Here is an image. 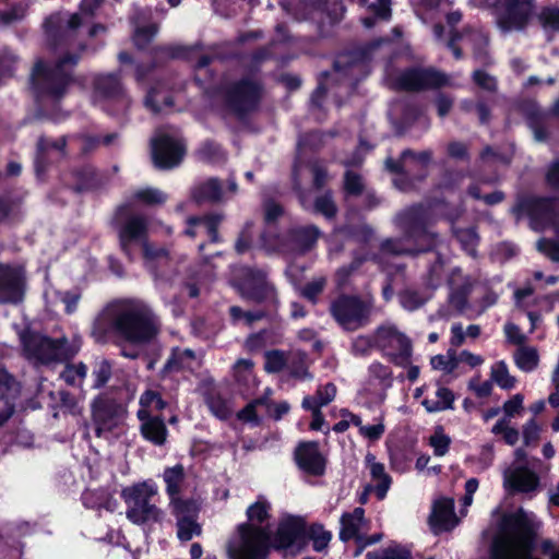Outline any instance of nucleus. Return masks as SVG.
<instances>
[{"mask_svg": "<svg viewBox=\"0 0 559 559\" xmlns=\"http://www.w3.org/2000/svg\"><path fill=\"white\" fill-rule=\"evenodd\" d=\"M159 331L158 317L138 300L109 304L93 324V336L97 342H105L109 334H116L131 344L144 345L155 340Z\"/></svg>", "mask_w": 559, "mask_h": 559, "instance_id": "1", "label": "nucleus"}, {"mask_svg": "<svg viewBox=\"0 0 559 559\" xmlns=\"http://www.w3.org/2000/svg\"><path fill=\"white\" fill-rule=\"evenodd\" d=\"M147 222L141 215H131L126 219L119 230V240L122 250L129 255V246L142 241L145 265L154 277L155 285L164 290L173 286L180 274L178 264L169 257L164 247L145 241Z\"/></svg>", "mask_w": 559, "mask_h": 559, "instance_id": "2", "label": "nucleus"}, {"mask_svg": "<svg viewBox=\"0 0 559 559\" xmlns=\"http://www.w3.org/2000/svg\"><path fill=\"white\" fill-rule=\"evenodd\" d=\"M270 511L271 503L264 497L248 507V522L237 527V536L227 545L230 559H266L271 538L266 524Z\"/></svg>", "mask_w": 559, "mask_h": 559, "instance_id": "3", "label": "nucleus"}, {"mask_svg": "<svg viewBox=\"0 0 559 559\" xmlns=\"http://www.w3.org/2000/svg\"><path fill=\"white\" fill-rule=\"evenodd\" d=\"M431 216L423 205H415L396 216L397 226L404 231V239H386L381 245L384 253L395 255L413 254L432 247L435 235L429 230Z\"/></svg>", "mask_w": 559, "mask_h": 559, "instance_id": "4", "label": "nucleus"}, {"mask_svg": "<svg viewBox=\"0 0 559 559\" xmlns=\"http://www.w3.org/2000/svg\"><path fill=\"white\" fill-rule=\"evenodd\" d=\"M78 56L67 55L53 64L38 61L32 73V83L37 95L52 102L61 99L73 82V68Z\"/></svg>", "mask_w": 559, "mask_h": 559, "instance_id": "5", "label": "nucleus"}, {"mask_svg": "<svg viewBox=\"0 0 559 559\" xmlns=\"http://www.w3.org/2000/svg\"><path fill=\"white\" fill-rule=\"evenodd\" d=\"M24 356L33 364L47 365L72 358L78 347L66 337L51 338L41 333L26 330L20 333Z\"/></svg>", "mask_w": 559, "mask_h": 559, "instance_id": "6", "label": "nucleus"}, {"mask_svg": "<svg viewBox=\"0 0 559 559\" xmlns=\"http://www.w3.org/2000/svg\"><path fill=\"white\" fill-rule=\"evenodd\" d=\"M157 492V486L153 481H143L124 488L121 496L127 504V518L134 524L160 521L163 511L151 503Z\"/></svg>", "mask_w": 559, "mask_h": 559, "instance_id": "7", "label": "nucleus"}, {"mask_svg": "<svg viewBox=\"0 0 559 559\" xmlns=\"http://www.w3.org/2000/svg\"><path fill=\"white\" fill-rule=\"evenodd\" d=\"M512 212L518 219L530 218L534 230L542 231L554 227L559 236V200L550 198L527 197L518 202Z\"/></svg>", "mask_w": 559, "mask_h": 559, "instance_id": "8", "label": "nucleus"}, {"mask_svg": "<svg viewBox=\"0 0 559 559\" xmlns=\"http://www.w3.org/2000/svg\"><path fill=\"white\" fill-rule=\"evenodd\" d=\"M372 304L357 295L342 294L332 300L330 313L345 331H357L370 321Z\"/></svg>", "mask_w": 559, "mask_h": 559, "instance_id": "9", "label": "nucleus"}, {"mask_svg": "<svg viewBox=\"0 0 559 559\" xmlns=\"http://www.w3.org/2000/svg\"><path fill=\"white\" fill-rule=\"evenodd\" d=\"M374 347L397 367H407L413 359V342L393 324H384L374 331Z\"/></svg>", "mask_w": 559, "mask_h": 559, "instance_id": "10", "label": "nucleus"}, {"mask_svg": "<svg viewBox=\"0 0 559 559\" xmlns=\"http://www.w3.org/2000/svg\"><path fill=\"white\" fill-rule=\"evenodd\" d=\"M102 0H83L80 11L71 15L62 13L53 14L47 19L45 26L48 36L56 45H70L76 29L94 14Z\"/></svg>", "mask_w": 559, "mask_h": 559, "instance_id": "11", "label": "nucleus"}, {"mask_svg": "<svg viewBox=\"0 0 559 559\" xmlns=\"http://www.w3.org/2000/svg\"><path fill=\"white\" fill-rule=\"evenodd\" d=\"M364 69L365 63L362 61H349L345 56L340 57L334 63L333 72L325 74L324 80L320 81L312 94L311 102L319 106L323 96L336 86L344 88L345 92L352 91L355 83L359 81V75Z\"/></svg>", "mask_w": 559, "mask_h": 559, "instance_id": "12", "label": "nucleus"}, {"mask_svg": "<svg viewBox=\"0 0 559 559\" xmlns=\"http://www.w3.org/2000/svg\"><path fill=\"white\" fill-rule=\"evenodd\" d=\"M535 8V0H501L497 8L498 28L504 34L525 29Z\"/></svg>", "mask_w": 559, "mask_h": 559, "instance_id": "13", "label": "nucleus"}, {"mask_svg": "<svg viewBox=\"0 0 559 559\" xmlns=\"http://www.w3.org/2000/svg\"><path fill=\"white\" fill-rule=\"evenodd\" d=\"M239 294L243 299L257 304H265L275 308L277 306V294L266 274L260 270L246 269L243 278L239 283Z\"/></svg>", "mask_w": 559, "mask_h": 559, "instance_id": "14", "label": "nucleus"}, {"mask_svg": "<svg viewBox=\"0 0 559 559\" xmlns=\"http://www.w3.org/2000/svg\"><path fill=\"white\" fill-rule=\"evenodd\" d=\"M432 158V152L430 150L421 151L416 153L412 150H405L402 152L400 159L394 160L388 158L385 162L386 168L392 173H399L402 175L401 178L394 180V185L402 191L411 189V185L407 182L408 176L415 170L425 169Z\"/></svg>", "mask_w": 559, "mask_h": 559, "instance_id": "15", "label": "nucleus"}, {"mask_svg": "<svg viewBox=\"0 0 559 559\" xmlns=\"http://www.w3.org/2000/svg\"><path fill=\"white\" fill-rule=\"evenodd\" d=\"M176 521V534L179 540L189 542L202 535V525L199 522L200 507L195 500L175 502L169 508Z\"/></svg>", "mask_w": 559, "mask_h": 559, "instance_id": "16", "label": "nucleus"}, {"mask_svg": "<svg viewBox=\"0 0 559 559\" xmlns=\"http://www.w3.org/2000/svg\"><path fill=\"white\" fill-rule=\"evenodd\" d=\"M261 96L260 85L252 80H241L230 85L226 92L228 106L238 115L254 109Z\"/></svg>", "mask_w": 559, "mask_h": 559, "instance_id": "17", "label": "nucleus"}, {"mask_svg": "<svg viewBox=\"0 0 559 559\" xmlns=\"http://www.w3.org/2000/svg\"><path fill=\"white\" fill-rule=\"evenodd\" d=\"M152 157L158 168L169 169L180 164L185 146L179 141L165 133H157L152 139Z\"/></svg>", "mask_w": 559, "mask_h": 559, "instance_id": "18", "label": "nucleus"}, {"mask_svg": "<svg viewBox=\"0 0 559 559\" xmlns=\"http://www.w3.org/2000/svg\"><path fill=\"white\" fill-rule=\"evenodd\" d=\"M93 419L96 426V435L103 433L119 427L124 419V408L121 404L109 397H98L93 403Z\"/></svg>", "mask_w": 559, "mask_h": 559, "instance_id": "19", "label": "nucleus"}, {"mask_svg": "<svg viewBox=\"0 0 559 559\" xmlns=\"http://www.w3.org/2000/svg\"><path fill=\"white\" fill-rule=\"evenodd\" d=\"M449 84L448 76L435 69H411L397 79V85L405 91H420Z\"/></svg>", "mask_w": 559, "mask_h": 559, "instance_id": "20", "label": "nucleus"}, {"mask_svg": "<svg viewBox=\"0 0 559 559\" xmlns=\"http://www.w3.org/2000/svg\"><path fill=\"white\" fill-rule=\"evenodd\" d=\"M25 290V277L21 267L0 264V304L22 301Z\"/></svg>", "mask_w": 559, "mask_h": 559, "instance_id": "21", "label": "nucleus"}, {"mask_svg": "<svg viewBox=\"0 0 559 559\" xmlns=\"http://www.w3.org/2000/svg\"><path fill=\"white\" fill-rule=\"evenodd\" d=\"M21 389V383L12 374L0 368V429L15 413Z\"/></svg>", "mask_w": 559, "mask_h": 559, "instance_id": "22", "label": "nucleus"}, {"mask_svg": "<svg viewBox=\"0 0 559 559\" xmlns=\"http://www.w3.org/2000/svg\"><path fill=\"white\" fill-rule=\"evenodd\" d=\"M304 353L285 354L282 350H270L265 353V370L267 372H280L285 368L289 369L296 377L302 378L307 374L304 368Z\"/></svg>", "mask_w": 559, "mask_h": 559, "instance_id": "23", "label": "nucleus"}, {"mask_svg": "<svg viewBox=\"0 0 559 559\" xmlns=\"http://www.w3.org/2000/svg\"><path fill=\"white\" fill-rule=\"evenodd\" d=\"M340 525L338 536L342 542L355 539L357 543H362L365 533L369 530V521L365 518V510L360 507L343 513Z\"/></svg>", "mask_w": 559, "mask_h": 559, "instance_id": "24", "label": "nucleus"}, {"mask_svg": "<svg viewBox=\"0 0 559 559\" xmlns=\"http://www.w3.org/2000/svg\"><path fill=\"white\" fill-rule=\"evenodd\" d=\"M295 459L297 465L304 472L313 476L324 474L326 460L321 454L318 442L308 441L300 443L295 451Z\"/></svg>", "mask_w": 559, "mask_h": 559, "instance_id": "25", "label": "nucleus"}, {"mask_svg": "<svg viewBox=\"0 0 559 559\" xmlns=\"http://www.w3.org/2000/svg\"><path fill=\"white\" fill-rule=\"evenodd\" d=\"M457 522L452 499L442 498L433 503L429 524L435 534L451 531L456 526Z\"/></svg>", "mask_w": 559, "mask_h": 559, "instance_id": "26", "label": "nucleus"}, {"mask_svg": "<svg viewBox=\"0 0 559 559\" xmlns=\"http://www.w3.org/2000/svg\"><path fill=\"white\" fill-rule=\"evenodd\" d=\"M503 485L516 492H532L539 486L538 475L526 466H518L504 472Z\"/></svg>", "mask_w": 559, "mask_h": 559, "instance_id": "27", "label": "nucleus"}, {"mask_svg": "<svg viewBox=\"0 0 559 559\" xmlns=\"http://www.w3.org/2000/svg\"><path fill=\"white\" fill-rule=\"evenodd\" d=\"M163 480L166 485V493L169 497V508L174 507L175 502L193 501V499L181 497L186 488V473L181 464L165 468Z\"/></svg>", "mask_w": 559, "mask_h": 559, "instance_id": "28", "label": "nucleus"}, {"mask_svg": "<svg viewBox=\"0 0 559 559\" xmlns=\"http://www.w3.org/2000/svg\"><path fill=\"white\" fill-rule=\"evenodd\" d=\"M305 523L301 518L286 516L277 527L275 547L286 549L290 547L302 534Z\"/></svg>", "mask_w": 559, "mask_h": 559, "instance_id": "29", "label": "nucleus"}, {"mask_svg": "<svg viewBox=\"0 0 559 559\" xmlns=\"http://www.w3.org/2000/svg\"><path fill=\"white\" fill-rule=\"evenodd\" d=\"M142 421L140 430L143 438L155 445H163L167 440V428L164 420L157 416H148L145 411H139Z\"/></svg>", "mask_w": 559, "mask_h": 559, "instance_id": "30", "label": "nucleus"}, {"mask_svg": "<svg viewBox=\"0 0 559 559\" xmlns=\"http://www.w3.org/2000/svg\"><path fill=\"white\" fill-rule=\"evenodd\" d=\"M96 93L108 99H116L123 106L129 104V99L123 93L122 85L117 74H103L95 80Z\"/></svg>", "mask_w": 559, "mask_h": 559, "instance_id": "31", "label": "nucleus"}, {"mask_svg": "<svg viewBox=\"0 0 559 559\" xmlns=\"http://www.w3.org/2000/svg\"><path fill=\"white\" fill-rule=\"evenodd\" d=\"M222 219L223 217L221 215L190 217L188 219L189 227L186 229V234L190 237H194L200 233H204L212 242H217V227L221 224Z\"/></svg>", "mask_w": 559, "mask_h": 559, "instance_id": "32", "label": "nucleus"}, {"mask_svg": "<svg viewBox=\"0 0 559 559\" xmlns=\"http://www.w3.org/2000/svg\"><path fill=\"white\" fill-rule=\"evenodd\" d=\"M449 284L452 288L451 304L459 310H463L466 305V296L473 286L472 280L463 277L460 269H454L449 277Z\"/></svg>", "mask_w": 559, "mask_h": 559, "instance_id": "33", "label": "nucleus"}, {"mask_svg": "<svg viewBox=\"0 0 559 559\" xmlns=\"http://www.w3.org/2000/svg\"><path fill=\"white\" fill-rule=\"evenodd\" d=\"M366 462L369 465L372 480L376 483L373 488L376 496L379 500H382L391 486V477L385 473L384 465L376 462L372 454H367Z\"/></svg>", "mask_w": 559, "mask_h": 559, "instance_id": "34", "label": "nucleus"}, {"mask_svg": "<svg viewBox=\"0 0 559 559\" xmlns=\"http://www.w3.org/2000/svg\"><path fill=\"white\" fill-rule=\"evenodd\" d=\"M223 197L222 183L216 178L197 185L192 190V198L197 202H217Z\"/></svg>", "mask_w": 559, "mask_h": 559, "instance_id": "35", "label": "nucleus"}, {"mask_svg": "<svg viewBox=\"0 0 559 559\" xmlns=\"http://www.w3.org/2000/svg\"><path fill=\"white\" fill-rule=\"evenodd\" d=\"M320 231L316 226H300L290 230L289 236L294 242V249L305 251L310 249L319 238Z\"/></svg>", "mask_w": 559, "mask_h": 559, "instance_id": "36", "label": "nucleus"}, {"mask_svg": "<svg viewBox=\"0 0 559 559\" xmlns=\"http://www.w3.org/2000/svg\"><path fill=\"white\" fill-rule=\"evenodd\" d=\"M82 500L85 507L91 509H106L114 511L117 506V501L109 495L105 489L86 490Z\"/></svg>", "mask_w": 559, "mask_h": 559, "instance_id": "37", "label": "nucleus"}, {"mask_svg": "<svg viewBox=\"0 0 559 559\" xmlns=\"http://www.w3.org/2000/svg\"><path fill=\"white\" fill-rule=\"evenodd\" d=\"M454 395L452 391L440 386L436 391V399H425L421 404L429 413L441 412L453 407Z\"/></svg>", "mask_w": 559, "mask_h": 559, "instance_id": "38", "label": "nucleus"}, {"mask_svg": "<svg viewBox=\"0 0 559 559\" xmlns=\"http://www.w3.org/2000/svg\"><path fill=\"white\" fill-rule=\"evenodd\" d=\"M515 365L525 372L533 371L539 361L538 352L535 347L531 346H520L514 355Z\"/></svg>", "mask_w": 559, "mask_h": 559, "instance_id": "39", "label": "nucleus"}, {"mask_svg": "<svg viewBox=\"0 0 559 559\" xmlns=\"http://www.w3.org/2000/svg\"><path fill=\"white\" fill-rule=\"evenodd\" d=\"M537 20L547 34H559V5H547L540 9Z\"/></svg>", "mask_w": 559, "mask_h": 559, "instance_id": "40", "label": "nucleus"}, {"mask_svg": "<svg viewBox=\"0 0 559 559\" xmlns=\"http://www.w3.org/2000/svg\"><path fill=\"white\" fill-rule=\"evenodd\" d=\"M336 395V386L333 383H326L320 386L314 396H306L302 400V407H322L331 403Z\"/></svg>", "mask_w": 559, "mask_h": 559, "instance_id": "41", "label": "nucleus"}, {"mask_svg": "<svg viewBox=\"0 0 559 559\" xmlns=\"http://www.w3.org/2000/svg\"><path fill=\"white\" fill-rule=\"evenodd\" d=\"M490 379L503 390H510L515 385V378L510 374L506 361L500 360L491 366Z\"/></svg>", "mask_w": 559, "mask_h": 559, "instance_id": "42", "label": "nucleus"}, {"mask_svg": "<svg viewBox=\"0 0 559 559\" xmlns=\"http://www.w3.org/2000/svg\"><path fill=\"white\" fill-rule=\"evenodd\" d=\"M368 9L373 13V16H367L361 20L367 28L372 27L377 19L386 21L391 17V0H376Z\"/></svg>", "mask_w": 559, "mask_h": 559, "instance_id": "43", "label": "nucleus"}, {"mask_svg": "<svg viewBox=\"0 0 559 559\" xmlns=\"http://www.w3.org/2000/svg\"><path fill=\"white\" fill-rule=\"evenodd\" d=\"M369 380L378 381V383L383 388L388 389L392 385L393 374L392 370L389 366L383 365L382 362L374 361L369 368Z\"/></svg>", "mask_w": 559, "mask_h": 559, "instance_id": "44", "label": "nucleus"}, {"mask_svg": "<svg viewBox=\"0 0 559 559\" xmlns=\"http://www.w3.org/2000/svg\"><path fill=\"white\" fill-rule=\"evenodd\" d=\"M308 536L312 540L313 549L318 552L325 550L332 539V534L321 524H312L308 530Z\"/></svg>", "mask_w": 559, "mask_h": 559, "instance_id": "45", "label": "nucleus"}, {"mask_svg": "<svg viewBox=\"0 0 559 559\" xmlns=\"http://www.w3.org/2000/svg\"><path fill=\"white\" fill-rule=\"evenodd\" d=\"M229 316L234 324L243 323L248 326L254 322L262 320L265 317L263 310L245 311L238 306H231L229 308Z\"/></svg>", "mask_w": 559, "mask_h": 559, "instance_id": "46", "label": "nucleus"}, {"mask_svg": "<svg viewBox=\"0 0 559 559\" xmlns=\"http://www.w3.org/2000/svg\"><path fill=\"white\" fill-rule=\"evenodd\" d=\"M144 105L154 114H157L162 111L163 106L170 107L173 105V99L162 90L154 87L147 93Z\"/></svg>", "mask_w": 559, "mask_h": 559, "instance_id": "47", "label": "nucleus"}, {"mask_svg": "<svg viewBox=\"0 0 559 559\" xmlns=\"http://www.w3.org/2000/svg\"><path fill=\"white\" fill-rule=\"evenodd\" d=\"M206 404L211 413L219 419L228 418L233 409L228 401L224 400L218 393L211 392L206 397Z\"/></svg>", "mask_w": 559, "mask_h": 559, "instance_id": "48", "label": "nucleus"}, {"mask_svg": "<svg viewBox=\"0 0 559 559\" xmlns=\"http://www.w3.org/2000/svg\"><path fill=\"white\" fill-rule=\"evenodd\" d=\"M545 118L546 114L539 111L535 105H532L531 111L528 114V123L533 130L535 139L539 142L547 138V133L544 129Z\"/></svg>", "mask_w": 559, "mask_h": 559, "instance_id": "49", "label": "nucleus"}, {"mask_svg": "<svg viewBox=\"0 0 559 559\" xmlns=\"http://www.w3.org/2000/svg\"><path fill=\"white\" fill-rule=\"evenodd\" d=\"M87 368L84 364L68 365L61 372L60 377L69 385H81L86 377Z\"/></svg>", "mask_w": 559, "mask_h": 559, "instance_id": "50", "label": "nucleus"}, {"mask_svg": "<svg viewBox=\"0 0 559 559\" xmlns=\"http://www.w3.org/2000/svg\"><path fill=\"white\" fill-rule=\"evenodd\" d=\"M454 234L462 248L471 255H475L478 236L474 228L454 229Z\"/></svg>", "mask_w": 559, "mask_h": 559, "instance_id": "51", "label": "nucleus"}, {"mask_svg": "<svg viewBox=\"0 0 559 559\" xmlns=\"http://www.w3.org/2000/svg\"><path fill=\"white\" fill-rule=\"evenodd\" d=\"M134 197L147 205L163 204L167 201V194L156 188L140 189Z\"/></svg>", "mask_w": 559, "mask_h": 559, "instance_id": "52", "label": "nucleus"}, {"mask_svg": "<svg viewBox=\"0 0 559 559\" xmlns=\"http://www.w3.org/2000/svg\"><path fill=\"white\" fill-rule=\"evenodd\" d=\"M480 162L483 167H497L499 165H508L510 163V158L507 155L495 151L492 147L487 146L480 153Z\"/></svg>", "mask_w": 559, "mask_h": 559, "instance_id": "53", "label": "nucleus"}, {"mask_svg": "<svg viewBox=\"0 0 559 559\" xmlns=\"http://www.w3.org/2000/svg\"><path fill=\"white\" fill-rule=\"evenodd\" d=\"M409 552L400 546L388 547L378 551H370L366 559H408Z\"/></svg>", "mask_w": 559, "mask_h": 559, "instance_id": "54", "label": "nucleus"}, {"mask_svg": "<svg viewBox=\"0 0 559 559\" xmlns=\"http://www.w3.org/2000/svg\"><path fill=\"white\" fill-rule=\"evenodd\" d=\"M433 369L442 370L447 373L453 372L457 368L456 355L454 352L449 350L448 355H437L430 360Z\"/></svg>", "mask_w": 559, "mask_h": 559, "instance_id": "55", "label": "nucleus"}, {"mask_svg": "<svg viewBox=\"0 0 559 559\" xmlns=\"http://www.w3.org/2000/svg\"><path fill=\"white\" fill-rule=\"evenodd\" d=\"M399 298L401 306L408 311H414L426 302V298L413 289H405Z\"/></svg>", "mask_w": 559, "mask_h": 559, "instance_id": "56", "label": "nucleus"}, {"mask_svg": "<svg viewBox=\"0 0 559 559\" xmlns=\"http://www.w3.org/2000/svg\"><path fill=\"white\" fill-rule=\"evenodd\" d=\"M189 359H194V353L191 349H176L168 358L165 369L173 371L183 368Z\"/></svg>", "mask_w": 559, "mask_h": 559, "instance_id": "57", "label": "nucleus"}, {"mask_svg": "<svg viewBox=\"0 0 559 559\" xmlns=\"http://www.w3.org/2000/svg\"><path fill=\"white\" fill-rule=\"evenodd\" d=\"M450 443L451 439L443 433L441 428L436 429L429 439V444L437 456H443L448 452Z\"/></svg>", "mask_w": 559, "mask_h": 559, "instance_id": "58", "label": "nucleus"}, {"mask_svg": "<svg viewBox=\"0 0 559 559\" xmlns=\"http://www.w3.org/2000/svg\"><path fill=\"white\" fill-rule=\"evenodd\" d=\"M93 388L99 389L105 385L111 377V365L107 360H102L93 369Z\"/></svg>", "mask_w": 559, "mask_h": 559, "instance_id": "59", "label": "nucleus"}, {"mask_svg": "<svg viewBox=\"0 0 559 559\" xmlns=\"http://www.w3.org/2000/svg\"><path fill=\"white\" fill-rule=\"evenodd\" d=\"M157 33V26L151 24L147 26L136 27L133 35L134 44L139 48H144Z\"/></svg>", "mask_w": 559, "mask_h": 559, "instance_id": "60", "label": "nucleus"}, {"mask_svg": "<svg viewBox=\"0 0 559 559\" xmlns=\"http://www.w3.org/2000/svg\"><path fill=\"white\" fill-rule=\"evenodd\" d=\"M536 247L552 261H559V242L542 238L537 241Z\"/></svg>", "mask_w": 559, "mask_h": 559, "instance_id": "61", "label": "nucleus"}, {"mask_svg": "<svg viewBox=\"0 0 559 559\" xmlns=\"http://www.w3.org/2000/svg\"><path fill=\"white\" fill-rule=\"evenodd\" d=\"M252 225L250 223H247L242 230L240 231L238 239L235 243V249L238 253L242 254L247 252L252 242V233H251Z\"/></svg>", "mask_w": 559, "mask_h": 559, "instance_id": "62", "label": "nucleus"}, {"mask_svg": "<svg viewBox=\"0 0 559 559\" xmlns=\"http://www.w3.org/2000/svg\"><path fill=\"white\" fill-rule=\"evenodd\" d=\"M316 211L323 214L326 217L334 216L336 212V206L330 194H324L317 198L314 202Z\"/></svg>", "mask_w": 559, "mask_h": 559, "instance_id": "63", "label": "nucleus"}, {"mask_svg": "<svg viewBox=\"0 0 559 559\" xmlns=\"http://www.w3.org/2000/svg\"><path fill=\"white\" fill-rule=\"evenodd\" d=\"M345 190L349 194L358 195L364 190V182L359 175L353 171H346L345 174Z\"/></svg>", "mask_w": 559, "mask_h": 559, "instance_id": "64", "label": "nucleus"}]
</instances>
